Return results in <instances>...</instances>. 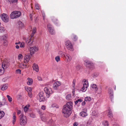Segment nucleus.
Listing matches in <instances>:
<instances>
[{
	"mask_svg": "<svg viewBox=\"0 0 126 126\" xmlns=\"http://www.w3.org/2000/svg\"><path fill=\"white\" fill-rule=\"evenodd\" d=\"M72 102H68L64 106L62 112L64 114V116L65 117H68L71 114V110L72 108Z\"/></svg>",
	"mask_w": 126,
	"mask_h": 126,
	"instance_id": "f257e3e1",
	"label": "nucleus"
},
{
	"mask_svg": "<svg viewBox=\"0 0 126 126\" xmlns=\"http://www.w3.org/2000/svg\"><path fill=\"white\" fill-rule=\"evenodd\" d=\"M9 64L6 60H4L2 63L1 66L0 67V75L3 74L4 72V70L6 69Z\"/></svg>",
	"mask_w": 126,
	"mask_h": 126,
	"instance_id": "f03ea898",
	"label": "nucleus"
},
{
	"mask_svg": "<svg viewBox=\"0 0 126 126\" xmlns=\"http://www.w3.org/2000/svg\"><path fill=\"white\" fill-rule=\"evenodd\" d=\"M21 14L20 12L14 11L12 12L10 14V17L11 19H14L19 17Z\"/></svg>",
	"mask_w": 126,
	"mask_h": 126,
	"instance_id": "7ed1b4c3",
	"label": "nucleus"
},
{
	"mask_svg": "<svg viewBox=\"0 0 126 126\" xmlns=\"http://www.w3.org/2000/svg\"><path fill=\"white\" fill-rule=\"evenodd\" d=\"M19 121L20 124L21 126H24L27 123V118L25 116L21 114L20 115Z\"/></svg>",
	"mask_w": 126,
	"mask_h": 126,
	"instance_id": "20e7f679",
	"label": "nucleus"
},
{
	"mask_svg": "<svg viewBox=\"0 0 126 126\" xmlns=\"http://www.w3.org/2000/svg\"><path fill=\"white\" fill-rule=\"evenodd\" d=\"M65 46L66 48L71 51L73 50V47L72 43L69 41H67L65 43Z\"/></svg>",
	"mask_w": 126,
	"mask_h": 126,
	"instance_id": "39448f33",
	"label": "nucleus"
},
{
	"mask_svg": "<svg viewBox=\"0 0 126 126\" xmlns=\"http://www.w3.org/2000/svg\"><path fill=\"white\" fill-rule=\"evenodd\" d=\"M1 19L5 22H7L9 21V17L6 14L3 13L0 15Z\"/></svg>",
	"mask_w": 126,
	"mask_h": 126,
	"instance_id": "423d86ee",
	"label": "nucleus"
},
{
	"mask_svg": "<svg viewBox=\"0 0 126 126\" xmlns=\"http://www.w3.org/2000/svg\"><path fill=\"white\" fill-rule=\"evenodd\" d=\"M38 50V48L35 46L30 47L29 49V51L31 55H32L35 53V52L37 51Z\"/></svg>",
	"mask_w": 126,
	"mask_h": 126,
	"instance_id": "0eeeda50",
	"label": "nucleus"
},
{
	"mask_svg": "<svg viewBox=\"0 0 126 126\" xmlns=\"http://www.w3.org/2000/svg\"><path fill=\"white\" fill-rule=\"evenodd\" d=\"M44 90L45 92L47 97H49L50 94L52 93V91L51 88L46 87L44 89Z\"/></svg>",
	"mask_w": 126,
	"mask_h": 126,
	"instance_id": "6e6552de",
	"label": "nucleus"
},
{
	"mask_svg": "<svg viewBox=\"0 0 126 126\" xmlns=\"http://www.w3.org/2000/svg\"><path fill=\"white\" fill-rule=\"evenodd\" d=\"M45 93L42 92H41L39 94V100L40 102L44 101L45 100Z\"/></svg>",
	"mask_w": 126,
	"mask_h": 126,
	"instance_id": "1a4fd4ad",
	"label": "nucleus"
},
{
	"mask_svg": "<svg viewBox=\"0 0 126 126\" xmlns=\"http://www.w3.org/2000/svg\"><path fill=\"white\" fill-rule=\"evenodd\" d=\"M48 30L49 33L51 34H53L54 33V31L52 28L51 25L49 24L47 25Z\"/></svg>",
	"mask_w": 126,
	"mask_h": 126,
	"instance_id": "9d476101",
	"label": "nucleus"
},
{
	"mask_svg": "<svg viewBox=\"0 0 126 126\" xmlns=\"http://www.w3.org/2000/svg\"><path fill=\"white\" fill-rule=\"evenodd\" d=\"M32 56L29 54H27L24 57V62L25 63H27L29 61L30 58Z\"/></svg>",
	"mask_w": 126,
	"mask_h": 126,
	"instance_id": "9b49d317",
	"label": "nucleus"
},
{
	"mask_svg": "<svg viewBox=\"0 0 126 126\" xmlns=\"http://www.w3.org/2000/svg\"><path fill=\"white\" fill-rule=\"evenodd\" d=\"M61 84V82L59 81H57L53 84V88L55 90H56L58 87Z\"/></svg>",
	"mask_w": 126,
	"mask_h": 126,
	"instance_id": "f8f14e48",
	"label": "nucleus"
},
{
	"mask_svg": "<svg viewBox=\"0 0 126 126\" xmlns=\"http://www.w3.org/2000/svg\"><path fill=\"white\" fill-rule=\"evenodd\" d=\"M83 81H84L85 83L83 84V86L81 90L83 92H84L86 91V90L88 86V84H87V82L85 79H84Z\"/></svg>",
	"mask_w": 126,
	"mask_h": 126,
	"instance_id": "ddd939ff",
	"label": "nucleus"
},
{
	"mask_svg": "<svg viewBox=\"0 0 126 126\" xmlns=\"http://www.w3.org/2000/svg\"><path fill=\"white\" fill-rule=\"evenodd\" d=\"M39 113L40 114L41 119L43 121H45L46 120H47V116L45 114H43L41 115V112L39 110Z\"/></svg>",
	"mask_w": 126,
	"mask_h": 126,
	"instance_id": "4468645a",
	"label": "nucleus"
},
{
	"mask_svg": "<svg viewBox=\"0 0 126 126\" xmlns=\"http://www.w3.org/2000/svg\"><path fill=\"white\" fill-rule=\"evenodd\" d=\"M85 64L87 67H91L93 65V64L91 62L87 60L85 61Z\"/></svg>",
	"mask_w": 126,
	"mask_h": 126,
	"instance_id": "2eb2a0df",
	"label": "nucleus"
},
{
	"mask_svg": "<svg viewBox=\"0 0 126 126\" xmlns=\"http://www.w3.org/2000/svg\"><path fill=\"white\" fill-rule=\"evenodd\" d=\"M109 93L110 94V97L111 99V101L112 102V98H113V90H112L111 88H109L108 89Z\"/></svg>",
	"mask_w": 126,
	"mask_h": 126,
	"instance_id": "dca6fc26",
	"label": "nucleus"
},
{
	"mask_svg": "<svg viewBox=\"0 0 126 126\" xmlns=\"http://www.w3.org/2000/svg\"><path fill=\"white\" fill-rule=\"evenodd\" d=\"M64 56L67 59L66 60L67 62L70 61L71 59V57L70 56L67 54H65L64 55Z\"/></svg>",
	"mask_w": 126,
	"mask_h": 126,
	"instance_id": "f3484780",
	"label": "nucleus"
},
{
	"mask_svg": "<svg viewBox=\"0 0 126 126\" xmlns=\"http://www.w3.org/2000/svg\"><path fill=\"white\" fill-rule=\"evenodd\" d=\"M33 69L34 70H35L37 72L39 71V68L37 64L35 63L33 64L32 66Z\"/></svg>",
	"mask_w": 126,
	"mask_h": 126,
	"instance_id": "a211bd4d",
	"label": "nucleus"
},
{
	"mask_svg": "<svg viewBox=\"0 0 126 126\" xmlns=\"http://www.w3.org/2000/svg\"><path fill=\"white\" fill-rule=\"evenodd\" d=\"M27 79L28 81L27 82V84L29 85H31L33 83V80L31 78H28Z\"/></svg>",
	"mask_w": 126,
	"mask_h": 126,
	"instance_id": "6ab92c4d",
	"label": "nucleus"
},
{
	"mask_svg": "<svg viewBox=\"0 0 126 126\" xmlns=\"http://www.w3.org/2000/svg\"><path fill=\"white\" fill-rule=\"evenodd\" d=\"M108 114V116L110 118H111L113 117V114L111 110L110 109H109Z\"/></svg>",
	"mask_w": 126,
	"mask_h": 126,
	"instance_id": "aec40b11",
	"label": "nucleus"
},
{
	"mask_svg": "<svg viewBox=\"0 0 126 126\" xmlns=\"http://www.w3.org/2000/svg\"><path fill=\"white\" fill-rule=\"evenodd\" d=\"M15 113H14L13 114V117L12 123L14 125L15 124V122H16V117L15 115Z\"/></svg>",
	"mask_w": 126,
	"mask_h": 126,
	"instance_id": "412c9836",
	"label": "nucleus"
},
{
	"mask_svg": "<svg viewBox=\"0 0 126 126\" xmlns=\"http://www.w3.org/2000/svg\"><path fill=\"white\" fill-rule=\"evenodd\" d=\"M80 116L83 117H85L87 115V114L86 112L84 111L80 112Z\"/></svg>",
	"mask_w": 126,
	"mask_h": 126,
	"instance_id": "4be33fe9",
	"label": "nucleus"
},
{
	"mask_svg": "<svg viewBox=\"0 0 126 126\" xmlns=\"http://www.w3.org/2000/svg\"><path fill=\"white\" fill-rule=\"evenodd\" d=\"M33 42L31 38H29L28 40H27L26 41L28 44L29 45L31 44Z\"/></svg>",
	"mask_w": 126,
	"mask_h": 126,
	"instance_id": "5701e85b",
	"label": "nucleus"
},
{
	"mask_svg": "<svg viewBox=\"0 0 126 126\" xmlns=\"http://www.w3.org/2000/svg\"><path fill=\"white\" fill-rule=\"evenodd\" d=\"M8 87V85L7 84H4L1 88L2 90H4L7 89Z\"/></svg>",
	"mask_w": 126,
	"mask_h": 126,
	"instance_id": "b1692460",
	"label": "nucleus"
},
{
	"mask_svg": "<svg viewBox=\"0 0 126 126\" xmlns=\"http://www.w3.org/2000/svg\"><path fill=\"white\" fill-rule=\"evenodd\" d=\"M25 89L28 93L31 92L32 90L31 88L28 87H25Z\"/></svg>",
	"mask_w": 126,
	"mask_h": 126,
	"instance_id": "393cba45",
	"label": "nucleus"
},
{
	"mask_svg": "<svg viewBox=\"0 0 126 126\" xmlns=\"http://www.w3.org/2000/svg\"><path fill=\"white\" fill-rule=\"evenodd\" d=\"M7 1L10 2V3H15L16 4L17 3V0H6Z\"/></svg>",
	"mask_w": 126,
	"mask_h": 126,
	"instance_id": "a878e982",
	"label": "nucleus"
},
{
	"mask_svg": "<svg viewBox=\"0 0 126 126\" xmlns=\"http://www.w3.org/2000/svg\"><path fill=\"white\" fill-rule=\"evenodd\" d=\"M4 114V113L3 111L0 110V119L3 117Z\"/></svg>",
	"mask_w": 126,
	"mask_h": 126,
	"instance_id": "bb28decb",
	"label": "nucleus"
},
{
	"mask_svg": "<svg viewBox=\"0 0 126 126\" xmlns=\"http://www.w3.org/2000/svg\"><path fill=\"white\" fill-rule=\"evenodd\" d=\"M18 24L19 25V27L21 28L24 26L23 23L21 21H18Z\"/></svg>",
	"mask_w": 126,
	"mask_h": 126,
	"instance_id": "cd10ccee",
	"label": "nucleus"
},
{
	"mask_svg": "<svg viewBox=\"0 0 126 126\" xmlns=\"http://www.w3.org/2000/svg\"><path fill=\"white\" fill-rule=\"evenodd\" d=\"M36 28L35 27H34V28H33L32 33L31 34V36L32 37L33 36L34 34L36 32Z\"/></svg>",
	"mask_w": 126,
	"mask_h": 126,
	"instance_id": "c85d7f7f",
	"label": "nucleus"
},
{
	"mask_svg": "<svg viewBox=\"0 0 126 126\" xmlns=\"http://www.w3.org/2000/svg\"><path fill=\"white\" fill-rule=\"evenodd\" d=\"M5 31V29L3 26H0V32L2 33Z\"/></svg>",
	"mask_w": 126,
	"mask_h": 126,
	"instance_id": "c756f323",
	"label": "nucleus"
},
{
	"mask_svg": "<svg viewBox=\"0 0 126 126\" xmlns=\"http://www.w3.org/2000/svg\"><path fill=\"white\" fill-rule=\"evenodd\" d=\"M103 124L105 126H108V123L107 121H104L103 122Z\"/></svg>",
	"mask_w": 126,
	"mask_h": 126,
	"instance_id": "7c9ffc66",
	"label": "nucleus"
},
{
	"mask_svg": "<svg viewBox=\"0 0 126 126\" xmlns=\"http://www.w3.org/2000/svg\"><path fill=\"white\" fill-rule=\"evenodd\" d=\"M71 94H68L66 96V98L68 100H70L71 99Z\"/></svg>",
	"mask_w": 126,
	"mask_h": 126,
	"instance_id": "2f4dec72",
	"label": "nucleus"
},
{
	"mask_svg": "<svg viewBox=\"0 0 126 126\" xmlns=\"http://www.w3.org/2000/svg\"><path fill=\"white\" fill-rule=\"evenodd\" d=\"M30 106H25V107L24 108V111L26 112L27 111L28 109V108Z\"/></svg>",
	"mask_w": 126,
	"mask_h": 126,
	"instance_id": "473e14b6",
	"label": "nucleus"
},
{
	"mask_svg": "<svg viewBox=\"0 0 126 126\" xmlns=\"http://www.w3.org/2000/svg\"><path fill=\"white\" fill-rule=\"evenodd\" d=\"M91 100V98L90 97H87L85 98V100L86 101H90Z\"/></svg>",
	"mask_w": 126,
	"mask_h": 126,
	"instance_id": "72a5a7b5",
	"label": "nucleus"
},
{
	"mask_svg": "<svg viewBox=\"0 0 126 126\" xmlns=\"http://www.w3.org/2000/svg\"><path fill=\"white\" fill-rule=\"evenodd\" d=\"M91 87L95 89L96 91L98 90V88H97V86L95 84H93L92 85Z\"/></svg>",
	"mask_w": 126,
	"mask_h": 126,
	"instance_id": "f704fd0d",
	"label": "nucleus"
},
{
	"mask_svg": "<svg viewBox=\"0 0 126 126\" xmlns=\"http://www.w3.org/2000/svg\"><path fill=\"white\" fill-rule=\"evenodd\" d=\"M55 60L57 62L60 61V58L59 56H58L55 57Z\"/></svg>",
	"mask_w": 126,
	"mask_h": 126,
	"instance_id": "c9c22d12",
	"label": "nucleus"
},
{
	"mask_svg": "<svg viewBox=\"0 0 126 126\" xmlns=\"http://www.w3.org/2000/svg\"><path fill=\"white\" fill-rule=\"evenodd\" d=\"M7 96L8 98V101L9 102H11L12 101V98L9 95H7Z\"/></svg>",
	"mask_w": 126,
	"mask_h": 126,
	"instance_id": "e433bc0d",
	"label": "nucleus"
},
{
	"mask_svg": "<svg viewBox=\"0 0 126 126\" xmlns=\"http://www.w3.org/2000/svg\"><path fill=\"white\" fill-rule=\"evenodd\" d=\"M72 39L74 41H76L77 40V37L76 35H73L72 36Z\"/></svg>",
	"mask_w": 126,
	"mask_h": 126,
	"instance_id": "4c0bfd02",
	"label": "nucleus"
},
{
	"mask_svg": "<svg viewBox=\"0 0 126 126\" xmlns=\"http://www.w3.org/2000/svg\"><path fill=\"white\" fill-rule=\"evenodd\" d=\"M20 46L21 47H25L24 43L22 42L20 44Z\"/></svg>",
	"mask_w": 126,
	"mask_h": 126,
	"instance_id": "58836bf2",
	"label": "nucleus"
},
{
	"mask_svg": "<svg viewBox=\"0 0 126 126\" xmlns=\"http://www.w3.org/2000/svg\"><path fill=\"white\" fill-rule=\"evenodd\" d=\"M16 72L17 73L20 74L21 73V70L20 69H17L16 70Z\"/></svg>",
	"mask_w": 126,
	"mask_h": 126,
	"instance_id": "ea45409f",
	"label": "nucleus"
},
{
	"mask_svg": "<svg viewBox=\"0 0 126 126\" xmlns=\"http://www.w3.org/2000/svg\"><path fill=\"white\" fill-rule=\"evenodd\" d=\"M59 54L61 56H64V54H64L63 52L62 51H60L59 52Z\"/></svg>",
	"mask_w": 126,
	"mask_h": 126,
	"instance_id": "a19ab883",
	"label": "nucleus"
},
{
	"mask_svg": "<svg viewBox=\"0 0 126 126\" xmlns=\"http://www.w3.org/2000/svg\"><path fill=\"white\" fill-rule=\"evenodd\" d=\"M30 116L33 118H34L35 117V116L34 114L33 113H32L30 114Z\"/></svg>",
	"mask_w": 126,
	"mask_h": 126,
	"instance_id": "79ce46f5",
	"label": "nucleus"
},
{
	"mask_svg": "<svg viewBox=\"0 0 126 126\" xmlns=\"http://www.w3.org/2000/svg\"><path fill=\"white\" fill-rule=\"evenodd\" d=\"M5 104L4 102H0V107L4 105Z\"/></svg>",
	"mask_w": 126,
	"mask_h": 126,
	"instance_id": "37998d69",
	"label": "nucleus"
},
{
	"mask_svg": "<svg viewBox=\"0 0 126 126\" xmlns=\"http://www.w3.org/2000/svg\"><path fill=\"white\" fill-rule=\"evenodd\" d=\"M28 94L29 97L31 98L32 96V94L31 92H28Z\"/></svg>",
	"mask_w": 126,
	"mask_h": 126,
	"instance_id": "c03bdc74",
	"label": "nucleus"
},
{
	"mask_svg": "<svg viewBox=\"0 0 126 126\" xmlns=\"http://www.w3.org/2000/svg\"><path fill=\"white\" fill-rule=\"evenodd\" d=\"M3 41L4 45L6 46L7 45V42L6 40H4Z\"/></svg>",
	"mask_w": 126,
	"mask_h": 126,
	"instance_id": "a18cd8bd",
	"label": "nucleus"
},
{
	"mask_svg": "<svg viewBox=\"0 0 126 126\" xmlns=\"http://www.w3.org/2000/svg\"><path fill=\"white\" fill-rule=\"evenodd\" d=\"M33 13L30 14V19L31 20H32V16L33 15Z\"/></svg>",
	"mask_w": 126,
	"mask_h": 126,
	"instance_id": "49530a36",
	"label": "nucleus"
},
{
	"mask_svg": "<svg viewBox=\"0 0 126 126\" xmlns=\"http://www.w3.org/2000/svg\"><path fill=\"white\" fill-rule=\"evenodd\" d=\"M46 106L44 105H43L42 106L41 109L43 110H45L46 109Z\"/></svg>",
	"mask_w": 126,
	"mask_h": 126,
	"instance_id": "de8ad7c7",
	"label": "nucleus"
},
{
	"mask_svg": "<svg viewBox=\"0 0 126 126\" xmlns=\"http://www.w3.org/2000/svg\"><path fill=\"white\" fill-rule=\"evenodd\" d=\"M23 57L22 55L21 54H19L18 56V58L19 59L22 58Z\"/></svg>",
	"mask_w": 126,
	"mask_h": 126,
	"instance_id": "09e8293b",
	"label": "nucleus"
},
{
	"mask_svg": "<svg viewBox=\"0 0 126 126\" xmlns=\"http://www.w3.org/2000/svg\"><path fill=\"white\" fill-rule=\"evenodd\" d=\"M36 8H39L40 6L38 4H36L35 5Z\"/></svg>",
	"mask_w": 126,
	"mask_h": 126,
	"instance_id": "8fccbe9b",
	"label": "nucleus"
},
{
	"mask_svg": "<svg viewBox=\"0 0 126 126\" xmlns=\"http://www.w3.org/2000/svg\"><path fill=\"white\" fill-rule=\"evenodd\" d=\"M37 79H38V80L39 81H41L42 80L41 77L39 76H38L37 77Z\"/></svg>",
	"mask_w": 126,
	"mask_h": 126,
	"instance_id": "3c124183",
	"label": "nucleus"
},
{
	"mask_svg": "<svg viewBox=\"0 0 126 126\" xmlns=\"http://www.w3.org/2000/svg\"><path fill=\"white\" fill-rule=\"evenodd\" d=\"M78 102L79 103H79H80L81 102H82V100L81 99H78L77 100Z\"/></svg>",
	"mask_w": 126,
	"mask_h": 126,
	"instance_id": "603ef678",
	"label": "nucleus"
},
{
	"mask_svg": "<svg viewBox=\"0 0 126 126\" xmlns=\"http://www.w3.org/2000/svg\"><path fill=\"white\" fill-rule=\"evenodd\" d=\"M85 104V101H83L82 103V105H84Z\"/></svg>",
	"mask_w": 126,
	"mask_h": 126,
	"instance_id": "864d4df0",
	"label": "nucleus"
},
{
	"mask_svg": "<svg viewBox=\"0 0 126 126\" xmlns=\"http://www.w3.org/2000/svg\"><path fill=\"white\" fill-rule=\"evenodd\" d=\"M21 111L20 110H18L17 111V113L18 114H19L21 113Z\"/></svg>",
	"mask_w": 126,
	"mask_h": 126,
	"instance_id": "5fc2aeb1",
	"label": "nucleus"
},
{
	"mask_svg": "<svg viewBox=\"0 0 126 126\" xmlns=\"http://www.w3.org/2000/svg\"><path fill=\"white\" fill-rule=\"evenodd\" d=\"M73 126H77V125L76 123H75L73 124Z\"/></svg>",
	"mask_w": 126,
	"mask_h": 126,
	"instance_id": "6e6d98bb",
	"label": "nucleus"
},
{
	"mask_svg": "<svg viewBox=\"0 0 126 126\" xmlns=\"http://www.w3.org/2000/svg\"><path fill=\"white\" fill-rule=\"evenodd\" d=\"M16 47L17 49H18L19 48V46L17 45L16 46Z\"/></svg>",
	"mask_w": 126,
	"mask_h": 126,
	"instance_id": "4d7b16f0",
	"label": "nucleus"
},
{
	"mask_svg": "<svg viewBox=\"0 0 126 126\" xmlns=\"http://www.w3.org/2000/svg\"><path fill=\"white\" fill-rule=\"evenodd\" d=\"M75 104L76 105L77 104L79 103L77 100H76V101H75Z\"/></svg>",
	"mask_w": 126,
	"mask_h": 126,
	"instance_id": "13d9d810",
	"label": "nucleus"
},
{
	"mask_svg": "<svg viewBox=\"0 0 126 126\" xmlns=\"http://www.w3.org/2000/svg\"><path fill=\"white\" fill-rule=\"evenodd\" d=\"M20 43V42H16L15 43V44L17 45L18 44H19Z\"/></svg>",
	"mask_w": 126,
	"mask_h": 126,
	"instance_id": "bf43d9fd",
	"label": "nucleus"
},
{
	"mask_svg": "<svg viewBox=\"0 0 126 126\" xmlns=\"http://www.w3.org/2000/svg\"><path fill=\"white\" fill-rule=\"evenodd\" d=\"M75 84H73V87H75Z\"/></svg>",
	"mask_w": 126,
	"mask_h": 126,
	"instance_id": "052dcab7",
	"label": "nucleus"
},
{
	"mask_svg": "<svg viewBox=\"0 0 126 126\" xmlns=\"http://www.w3.org/2000/svg\"><path fill=\"white\" fill-rule=\"evenodd\" d=\"M22 0L24 2H25L26 1V0Z\"/></svg>",
	"mask_w": 126,
	"mask_h": 126,
	"instance_id": "680f3d73",
	"label": "nucleus"
},
{
	"mask_svg": "<svg viewBox=\"0 0 126 126\" xmlns=\"http://www.w3.org/2000/svg\"><path fill=\"white\" fill-rule=\"evenodd\" d=\"M22 65L24 67H25V64H22Z\"/></svg>",
	"mask_w": 126,
	"mask_h": 126,
	"instance_id": "e2e57ef3",
	"label": "nucleus"
},
{
	"mask_svg": "<svg viewBox=\"0 0 126 126\" xmlns=\"http://www.w3.org/2000/svg\"><path fill=\"white\" fill-rule=\"evenodd\" d=\"M73 84H75V82H74V81H73Z\"/></svg>",
	"mask_w": 126,
	"mask_h": 126,
	"instance_id": "0e129e2a",
	"label": "nucleus"
},
{
	"mask_svg": "<svg viewBox=\"0 0 126 126\" xmlns=\"http://www.w3.org/2000/svg\"><path fill=\"white\" fill-rule=\"evenodd\" d=\"M44 17H45V16H43V19H45Z\"/></svg>",
	"mask_w": 126,
	"mask_h": 126,
	"instance_id": "69168bd1",
	"label": "nucleus"
},
{
	"mask_svg": "<svg viewBox=\"0 0 126 126\" xmlns=\"http://www.w3.org/2000/svg\"><path fill=\"white\" fill-rule=\"evenodd\" d=\"M27 66V64H25V66Z\"/></svg>",
	"mask_w": 126,
	"mask_h": 126,
	"instance_id": "338daca9",
	"label": "nucleus"
},
{
	"mask_svg": "<svg viewBox=\"0 0 126 126\" xmlns=\"http://www.w3.org/2000/svg\"><path fill=\"white\" fill-rule=\"evenodd\" d=\"M3 37H5V38H6V36H3Z\"/></svg>",
	"mask_w": 126,
	"mask_h": 126,
	"instance_id": "774afa93",
	"label": "nucleus"
}]
</instances>
